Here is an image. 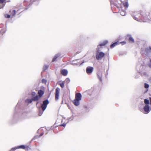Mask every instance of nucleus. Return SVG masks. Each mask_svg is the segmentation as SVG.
<instances>
[{
	"instance_id": "1",
	"label": "nucleus",
	"mask_w": 151,
	"mask_h": 151,
	"mask_svg": "<svg viewBox=\"0 0 151 151\" xmlns=\"http://www.w3.org/2000/svg\"><path fill=\"white\" fill-rule=\"evenodd\" d=\"M96 58L97 60L101 59L105 55V54L102 52H97L96 54Z\"/></svg>"
},
{
	"instance_id": "2",
	"label": "nucleus",
	"mask_w": 151,
	"mask_h": 151,
	"mask_svg": "<svg viewBox=\"0 0 151 151\" xmlns=\"http://www.w3.org/2000/svg\"><path fill=\"white\" fill-rule=\"evenodd\" d=\"M49 103V101L48 99H46L43 101L42 104L41 105V107L43 111L45 110Z\"/></svg>"
},
{
	"instance_id": "3",
	"label": "nucleus",
	"mask_w": 151,
	"mask_h": 151,
	"mask_svg": "<svg viewBox=\"0 0 151 151\" xmlns=\"http://www.w3.org/2000/svg\"><path fill=\"white\" fill-rule=\"evenodd\" d=\"M93 68L92 67H87L86 69V73L88 75L91 74L93 71Z\"/></svg>"
},
{
	"instance_id": "4",
	"label": "nucleus",
	"mask_w": 151,
	"mask_h": 151,
	"mask_svg": "<svg viewBox=\"0 0 151 151\" xmlns=\"http://www.w3.org/2000/svg\"><path fill=\"white\" fill-rule=\"evenodd\" d=\"M150 107L149 105H145L144 107V113L147 114L149 113L150 111Z\"/></svg>"
},
{
	"instance_id": "5",
	"label": "nucleus",
	"mask_w": 151,
	"mask_h": 151,
	"mask_svg": "<svg viewBox=\"0 0 151 151\" xmlns=\"http://www.w3.org/2000/svg\"><path fill=\"white\" fill-rule=\"evenodd\" d=\"M60 89L59 88H57L56 89L55 94V99L58 100L59 99V94L60 93Z\"/></svg>"
},
{
	"instance_id": "6",
	"label": "nucleus",
	"mask_w": 151,
	"mask_h": 151,
	"mask_svg": "<svg viewBox=\"0 0 151 151\" xmlns=\"http://www.w3.org/2000/svg\"><path fill=\"white\" fill-rule=\"evenodd\" d=\"M149 15V13H148L147 15H143V17L144 18V20L143 22H146L147 21H149L150 19L148 17V16Z\"/></svg>"
},
{
	"instance_id": "7",
	"label": "nucleus",
	"mask_w": 151,
	"mask_h": 151,
	"mask_svg": "<svg viewBox=\"0 0 151 151\" xmlns=\"http://www.w3.org/2000/svg\"><path fill=\"white\" fill-rule=\"evenodd\" d=\"M81 97L82 96L80 93H77L76 94L75 99L80 101L81 99Z\"/></svg>"
},
{
	"instance_id": "8",
	"label": "nucleus",
	"mask_w": 151,
	"mask_h": 151,
	"mask_svg": "<svg viewBox=\"0 0 151 151\" xmlns=\"http://www.w3.org/2000/svg\"><path fill=\"white\" fill-rule=\"evenodd\" d=\"M61 73L64 76H66L68 73V70L66 69H63L61 71Z\"/></svg>"
},
{
	"instance_id": "9",
	"label": "nucleus",
	"mask_w": 151,
	"mask_h": 151,
	"mask_svg": "<svg viewBox=\"0 0 151 151\" xmlns=\"http://www.w3.org/2000/svg\"><path fill=\"white\" fill-rule=\"evenodd\" d=\"M73 103L75 106H78L80 104V101L75 99L73 101Z\"/></svg>"
},
{
	"instance_id": "10",
	"label": "nucleus",
	"mask_w": 151,
	"mask_h": 151,
	"mask_svg": "<svg viewBox=\"0 0 151 151\" xmlns=\"http://www.w3.org/2000/svg\"><path fill=\"white\" fill-rule=\"evenodd\" d=\"M38 94L40 96V97H41L44 94V92L43 91L41 90H40L38 91Z\"/></svg>"
},
{
	"instance_id": "11",
	"label": "nucleus",
	"mask_w": 151,
	"mask_h": 151,
	"mask_svg": "<svg viewBox=\"0 0 151 151\" xmlns=\"http://www.w3.org/2000/svg\"><path fill=\"white\" fill-rule=\"evenodd\" d=\"M6 2V0H0V3L4 6Z\"/></svg>"
},
{
	"instance_id": "12",
	"label": "nucleus",
	"mask_w": 151,
	"mask_h": 151,
	"mask_svg": "<svg viewBox=\"0 0 151 151\" xmlns=\"http://www.w3.org/2000/svg\"><path fill=\"white\" fill-rule=\"evenodd\" d=\"M118 43V42H116L114 43H113L111 44L110 45V47L111 48H114L115 46Z\"/></svg>"
},
{
	"instance_id": "13",
	"label": "nucleus",
	"mask_w": 151,
	"mask_h": 151,
	"mask_svg": "<svg viewBox=\"0 0 151 151\" xmlns=\"http://www.w3.org/2000/svg\"><path fill=\"white\" fill-rule=\"evenodd\" d=\"M108 42V41L107 40L104 41L103 42L100 43L99 45L102 47V46H104L106 43Z\"/></svg>"
},
{
	"instance_id": "14",
	"label": "nucleus",
	"mask_w": 151,
	"mask_h": 151,
	"mask_svg": "<svg viewBox=\"0 0 151 151\" xmlns=\"http://www.w3.org/2000/svg\"><path fill=\"white\" fill-rule=\"evenodd\" d=\"M60 56V55L59 54H56L55 56V57L53 58V59H52V62H54V61L58 57H59V56Z\"/></svg>"
},
{
	"instance_id": "15",
	"label": "nucleus",
	"mask_w": 151,
	"mask_h": 151,
	"mask_svg": "<svg viewBox=\"0 0 151 151\" xmlns=\"http://www.w3.org/2000/svg\"><path fill=\"white\" fill-rule=\"evenodd\" d=\"M144 103L146 104V105H148L150 103V101L148 99H145L144 100Z\"/></svg>"
},
{
	"instance_id": "16",
	"label": "nucleus",
	"mask_w": 151,
	"mask_h": 151,
	"mask_svg": "<svg viewBox=\"0 0 151 151\" xmlns=\"http://www.w3.org/2000/svg\"><path fill=\"white\" fill-rule=\"evenodd\" d=\"M101 47H101L99 45H98L96 49V52H99V51L101 50Z\"/></svg>"
},
{
	"instance_id": "17",
	"label": "nucleus",
	"mask_w": 151,
	"mask_h": 151,
	"mask_svg": "<svg viewBox=\"0 0 151 151\" xmlns=\"http://www.w3.org/2000/svg\"><path fill=\"white\" fill-rule=\"evenodd\" d=\"M39 97L38 95H36L35 97L32 99L33 101H37L38 100Z\"/></svg>"
},
{
	"instance_id": "18",
	"label": "nucleus",
	"mask_w": 151,
	"mask_h": 151,
	"mask_svg": "<svg viewBox=\"0 0 151 151\" xmlns=\"http://www.w3.org/2000/svg\"><path fill=\"white\" fill-rule=\"evenodd\" d=\"M32 101L33 100H32V99H27L26 100V102H28L29 103H31Z\"/></svg>"
},
{
	"instance_id": "19",
	"label": "nucleus",
	"mask_w": 151,
	"mask_h": 151,
	"mask_svg": "<svg viewBox=\"0 0 151 151\" xmlns=\"http://www.w3.org/2000/svg\"><path fill=\"white\" fill-rule=\"evenodd\" d=\"M17 148L18 149L22 148L25 149L26 148L25 146L24 145H21L18 147H17Z\"/></svg>"
},
{
	"instance_id": "20",
	"label": "nucleus",
	"mask_w": 151,
	"mask_h": 151,
	"mask_svg": "<svg viewBox=\"0 0 151 151\" xmlns=\"http://www.w3.org/2000/svg\"><path fill=\"white\" fill-rule=\"evenodd\" d=\"M129 40L130 42L133 43L134 42V40L132 37H130L129 38Z\"/></svg>"
},
{
	"instance_id": "21",
	"label": "nucleus",
	"mask_w": 151,
	"mask_h": 151,
	"mask_svg": "<svg viewBox=\"0 0 151 151\" xmlns=\"http://www.w3.org/2000/svg\"><path fill=\"white\" fill-rule=\"evenodd\" d=\"M16 14V10H14L12 13L11 14V15L13 16H15Z\"/></svg>"
},
{
	"instance_id": "22",
	"label": "nucleus",
	"mask_w": 151,
	"mask_h": 151,
	"mask_svg": "<svg viewBox=\"0 0 151 151\" xmlns=\"http://www.w3.org/2000/svg\"><path fill=\"white\" fill-rule=\"evenodd\" d=\"M126 13L124 11H122L120 12V14L122 16H124L125 15Z\"/></svg>"
},
{
	"instance_id": "23",
	"label": "nucleus",
	"mask_w": 151,
	"mask_h": 151,
	"mask_svg": "<svg viewBox=\"0 0 151 151\" xmlns=\"http://www.w3.org/2000/svg\"><path fill=\"white\" fill-rule=\"evenodd\" d=\"M124 5L125 7L127 8L128 7L129 4L127 2H125L124 4Z\"/></svg>"
},
{
	"instance_id": "24",
	"label": "nucleus",
	"mask_w": 151,
	"mask_h": 151,
	"mask_svg": "<svg viewBox=\"0 0 151 151\" xmlns=\"http://www.w3.org/2000/svg\"><path fill=\"white\" fill-rule=\"evenodd\" d=\"M144 87H145V88H148L149 87V85L146 83H144Z\"/></svg>"
},
{
	"instance_id": "25",
	"label": "nucleus",
	"mask_w": 151,
	"mask_h": 151,
	"mask_svg": "<svg viewBox=\"0 0 151 151\" xmlns=\"http://www.w3.org/2000/svg\"><path fill=\"white\" fill-rule=\"evenodd\" d=\"M60 85L62 88H63L64 87L65 85L63 82L60 83Z\"/></svg>"
},
{
	"instance_id": "26",
	"label": "nucleus",
	"mask_w": 151,
	"mask_h": 151,
	"mask_svg": "<svg viewBox=\"0 0 151 151\" xmlns=\"http://www.w3.org/2000/svg\"><path fill=\"white\" fill-rule=\"evenodd\" d=\"M48 68V65H45L43 67V70H47Z\"/></svg>"
},
{
	"instance_id": "27",
	"label": "nucleus",
	"mask_w": 151,
	"mask_h": 151,
	"mask_svg": "<svg viewBox=\"0 0 151 151\" xmlns=\"http://www.w3.org/2000/svg\"><path fill=\"white\" fill-rule=\"evenodd\" d=\"M5 16L6 18H9L10 17V15L8 14H5Z\"/></svg>"
},
{
	"instance_id": "28",
	"label": "nucleus",
	"mask_w": 151,
	"mask_h": 151,
	"mask_svg": "<svg viewBox=\"0 0 151 151\" xmlns=\"http://www.w3.org/2000/svg\"><path fill=\"white\" fill-rule=\"evenodd\" d=\"M17 147H14L13 148H12L11 150H10V151H14L15 150H16L17 149H18Z\"/></svg>"
},
{
	"instance_id": "29",
	"label": "nucleus",
	"mask_w": 151,
	"mask_h": 151,
	"mask_svg": "<svg viewBox=\"0 0 151 151\" xmlns=\"http://www.w3.org/2000/svg\"><path fill=\"white\" fill-rule=\"evenodd\" d=\"M97 75L100 81H102L101 77V76H100L98 74Z\"/></svg>"
},
{
	"instance_id": "30",
	"label": "nucleus",
	"mask_w": 151,
	"mask_h": 151,
	"mask_svg": "<svg viewBox=\"0 0 151 151\" xmlns=\"http://www.w3.org/2000/svg\"><path fill=\"white\" fill-rule=\"evenodd\" d=\"M132 16L133 17V18L134 19L136 20H138V18L135 16H134V15H133V14H132Z\"/></svg>"
},
{
	"instance_id": "31",
	"label": "nucleus",
	"mask_w": 151,
	"mask_h": 151,
	"mask_svg": "<svg viewBox=\"0 0 151 151\" xmlns=\"http://www.w3.org/2000/svg\"><path fill=\"white\" fill-rule=\"evenodd\" d=\"M42 82L43 83H46V82H47V81L45 79H43L42 80Z\"/></svg>"
},
{
	"instance_id": "32",
	"label": "nucleus",
	"mask_w": 151,
	"mask_h": 151,
	"mask_svg": "<svg viewBox=\"0 0 151 151\" xmlns=\"http://www.w3.org/2000/svg\"><path fill=\"white\" fill-rule=\"evenodd\" d=\"M65 81L67 83H69L70 81V80L69 78H67Z\"/></svg>"
},
{
	"instance_id": "33",
	"label": "nucleus",
	"mask_w": 151,
	"mask_h": 151,
	"mask_svg": "<svg viewBox=\"0 0 151 151\" xmlns=\"http://www.w3.org/2000/svg\"><path fill=\"white\" fill-rule=\"evenodd\" d=\"M31 94L32 96H34L35 95L36 93L35 92H32Z\"/></svg>"
},
{
	"instance_id": "34",
	"label": "nucleus",
	"mask_w": 151,
	"mask_h": 151,
	"mask_svg": "<svg viewBox=\"0 0 151 151\" xmlns=\"http://www.w3.org/2000/svg\"><path fill=\"white\" fill-rule=\"evenodd\" d=\"M43 111H40L39 112V116H41L42 114H43Z\"/></svg>"
},
{
	"instance_id": "35",
	"label": "nucleus",
	"mask_w": 151,
	"mask_h": 151,
	"mask_svg": "<svg viewBox=\"0 0 151 151\" xmlns=\"http://www.w3.org/2000/svg\"><path fill=\"white\" fill-rule=\"evenodd\" d=\"M66 125V123H63V124H61L60 126H61L65 127Z\"/></svg>"
},
{
	"instance_id": "36",
	"label": "nucleus",
	"mask_w": 151,
	"mask_h": 151,
	"mask_svg": "<svg viewBox=\"0 0 151 151\" xmlns=\"http://www.w3.org/2000/svg\"><path fill=\"white\" fill-rule=\"evenodd\" d=\"M149 67L151 68V60H150V63L148 64Z\"/></svg>"
},
{
	"instance_id": "37",
	"label": "nucleus",
	"mask_w": 151,
	"mask_h": 151,
	"mask_svg": "<svg viewBox=\"0 0 151 151\" xmlns=\"http://www.w3.org/2000/svg\"><path fill=\"white\" fill-rule=\"evenodd\" d=\"M4 6H3V5H2L0 3V9H1Z\"/></svg>"
},
{
	"instance_id": "38",
	"label": "nucleus",
	"mask_w": 151,
	"mask_h": 151,
	"mask_svg": "<svg viewBox=\"0 0 151 151\" xmlns=\"http://www.w3.org/2000/svg\"><path fill=\"white\" fill-rule=\"evenodd\" d=\"M68 119V121L67 122H68L69 121H71V120H73V118H70L69 119Z\"/></svg>"
},
{
	"instance_id": "39",
	"label": "nucleus",
	"mask_w": 151,
	"mask_h": 151,
	"mask_svg": "<svg viewBox=\"0 0 151 151\" xmlns=\"http://www.w3.org/2000/svg\"><path fill=\"white\" fill-rule=\"evenodd\" d=\"M43 134V133H41L40 135V136H39V137H41Z\"/></svg>"
},
{
	"instance_id": "40",
	"label": "nucleus",
	"mask_w": 151,
	"mask_h": 151,
	"mask_svg": "<svg viewBox=\"0 0 151 151\" xmlns=\"http://www.w3.org/2000/svg\"><path fill=\"white\" fill-rule=\"evenodd\" d=\"M150 100V104L151 105V97L149 98Z\"/></svg>"
},
{
	"instance_id": "41",
	"label": "nucleus",
	"mask_w": 151,
	"mask_h": 151,
	"mask_svg": "<svg viewBox=\"0 0 151 151\" xmlns=\"http://www.w3.org/2000/svg\"><path fill=\"white\" fill-rule=\"evenodd\" d=\"M37 137V136H35V137H34V138L32 140L35 139Z\"/></svg>"
},
{
	"instance_id": "42",
	"label": "nucleus",
	"mask_w": 151,
	"mask_h": 151,
	"mask_svg": "<svg viewBox=\"0 0 151 151\" xmlns=\"http://www.w3.org/2000/svg\"><path fill=\"white\" fill-rule=\"evenodd\" d=\"M84 63V62H82V63H81L80 65H82V64L83 63Z\"/></svg>"
},
{
	"instance_id": "43",
	"label": "nucleus",
	"mask_w": 151,
	"mask_h": 151,
	"mask_svg": "<svg viewBox=\"0 0 151 151\" xmlns=\"http://www.w3.org/2000/svg\"><path fill=\"white\" fill-rule=\"evenodd\" d=\"M111 4H112V2L111 1Z\"/></svg>"
},
{
	"instance_id": "44",
	"label": "nucleus",
	"mask_w": 151,
	"mask_h": 151,
	"mask_svg": "<svg viewBox=\"0 0 151 151\" xmlns=\"http://www.w3.org/2000/svg\"><path fill=\"white\" fill-rule=\"evenodd\" d=\"M150 82H151V78H150Z\"/></svg>"
},
{
	"instance_id": "45",
	"label": "nucleus",
	"mask_w": 151,
	"mask_h": 151,
	"mask_svg": "<svg viewBox=\"0 0 151 151\" xmlns=\"http://www.w3.org/2000/svg\"><path fill=\"white\" fill-rule=\"evenodd\" d=\"M38 102H37V103L36 104L37 105V104H38Z\"/></svg>"
}]
</instances>
